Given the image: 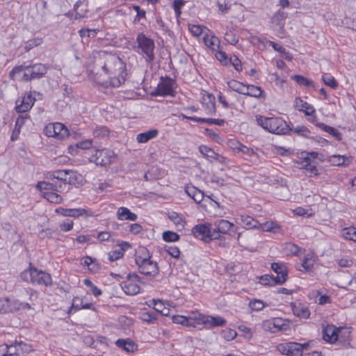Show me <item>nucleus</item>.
Masks as SVG:
<instances>
[{
    "label": "nucleus",
    "mask_w": 356,
    "mask_h": 356,
    "mask_svg": "<svg viewBox=\"0 0 356 356\" xmlns=\"http://www.w3.org/2000/svg\"><path fill=\"white\" fill-rule=\"evenodd\" d=\"M73 175L72 170H67L49 171L45 174V178L49 181H39L36 188L49 202L59 204L63 200L59 193L68 190L69 185L73 181Z\"/></svg>",
    "instance_id": "1"
},
{
    "label": "nucleus",
    "mask_w": 356,
    "mask_h": 356,
    "mask_svg": "<svg viewBox=\"0 0 356 356\" xmlns=\"http://www.w3.org/2000/svg\"><path fill=\"white\" fill-rule=\"evenodd\" d=\"M96 66L99 67L105 73L108 75V81L97 82L106 87L108 86L118 88L125 81L127 75L125 65L122 60L116 55L108 53H103L102 57L95 61Z\"/></svg>",
    "instance_id": "2"
},
{
    "label": "nucleus",
    "mask_w": 356,
    "mask_h": 356,
    "mask_svg": "<svg viewBox=\"0 0 356 356\" xmlns=\"http://www.w3.org/2000/svg\"><path fill=\"white\" fill-rule=\"evenodd\" d=\"M24 72L22 80L24 81H30L33 79H38L44 76L47 72V67L42 63H35L31 65H18L15 66L10 72V77L15 79L17 74Z\"/></svg>",
    "instance_id": "3"
},
{
    "label": "nucleus",
    "mask_w": 356,
    "mask_h": 356,
    "mask_svg": "<svg viewBox=\"0 0 356 356\" xmlns=\"http://www.w3.org/2000/svg\"><path fill=\"white\" fill-rule=\"evenodd\" d=\"M257 124L265 130L275 134H286L290 131L289 126L280 118L256 117Z\"/></svg>",
    "instance_id": "4"
},
{
    "label": "nucleus",
    "mask_w": 356,
    "mask_h": 356,
    "mask_svg": "<svg viewBox=\"0 0 356 356\" xmlns=\"http://www.w3.org/2000/svg\"><path fill=\"white\" fill-rule=\"evenodd\" d=\"M20 277L23 280L33 284L48 286L52 284L51 277L49 273L33 267L24 270Z\"/></svg>",
    "instance_id": "5"
},
{
    "label": "nucleus",
    "mask_w": 356,
    "mask_h": 356,
    "mask_svg": "<svg viewBox=\"0 0 356 356\" xmlns=\"http://www.w3.org/2000/svg\"><path fill=\"white\" fill-rule=\"evenodd\" d=\"M136 42L138 49V52L145 56L146 62H153L155 59L154 40L146 36L144 33L140 32L138 33Z\"/></svg>",
    "instance_id": "6"
},
{
    "label": "nucleus",
    "mask_w": 356,
    "mask_h": 356,
    "mask_svg": "<svg viewBox=\"0 0 356 356\" xmlns=\"http://www.w3.org/2000/svg\"><path fill=\"white\" fill-rule=\"evenodd\" d=\"M308 346L309 344L307 343L289 342L278 344L277 350L281 354L288 356H302L303 350H307Z\"/></svg>",
    "instance_id": "7"
},
{
    "label": "nucleus",
    "mask_w": 356,
    "mask_h": 356,
    "mask_svg": "<svg viewBox=\"0 0 356 356\" xmlns=\"http://www.w3.org/2000/svg\"><path fill=\"white\" fill-rule=\"evenodd\" d=\"M211 224H198L192 229V233L195 238H200L205 242L219 238L218 234L213 232Z\"/></svg>",
    "instance_id": "8"
},
{
    "label": "nucleus",
    "mask_w": 356,
    "mask_h": 356,
    "mask_svg": "<svg viewBox=\"0 0 356 356\" xmlns=\"http://www.w3.org/2000/svg\"><path fill=\"white\" fill-rule=\"evenodd\" d=\"M176 88V82L170 77H161V81L158 84L155 91L152 93L154 96H173L174 90Z\"/></svg>",
    "instance_id": "9"
},
{
    "label": "nucleus",
    "mask_w": 356,
    "mask_h": 356,
    "mask_svg": "<svg viewBox=\"0 0 356 356\" xmlns=\"http://www.w3.org/2000/svg\"><path fill=\"white\" fill-rule=\"evenodd\" d=\"M114 159L115 154L113 151L106 148L97 149L90 157L91 161L102 166L109 165L113 161Z\"/></svg>",
    "instance_id": "10"
},
{
    "label": "nucleus",
    "mask_w": 356,
    "mask_h": 356,
    "mask_svg": "<svg viewBox=\"0 0 356 356\" xmlns=\"http://www.w3.org/2000/svg\"><path fill=\"white\" fill-rule=\"evenodd\" d=\"M138 282H140V277L136 274H129L127 280L122 284V289L127 295H136L140 292V286Z\"/></svg>",
    "instance_id": "11"
},
{
    "label": "nucleus",
    "mask_w": 356,
    "mask_h": 356,
    "mask_svg": "<svg viewBox=\"0 0 356 356\" xmlns=\"http://www.w3.org/2000/svg\"><path fill=\"white\" fill-rule=\"evenodd\" d=\"M44 132L48 137H58L60 139L69 136L68 129L60 122L47 124L44 128Z\"/></svg>",
    "instance_id": "12"
},
{
    "label": "nucleus",
    "mask_w": 356,
    "mask_h": 356,
    "mask_svg": "<svg viewBox=\"0 0 356 356\" xmlns=\"http://www.w3.org/2000/svg\"><path fill=\"white\" fill-rule=\"evenodd\" d=\"M288 324L282 318H275L263 321L262 328L264 330L275 333L279 331L286 330Z\"/></svg>",
    "instance_id": "13"
},
{
    "label": "nucleus",
    "mask_w": 356,
    "mask_h": 356,
    "mask_svg": "<svg viewBox=\"0 0 356 356\" xmlns=\"http://www.w3.org/2000/svg\"><path fill=\"white\" fill-rule=\"evenodd\" d=\"M140 273L150 277H156L159 274V267L156 262L152 260L144 261L139 260V264L137 265Z\"/></svg>",
    "instance_id": "14"
},
{
    "label": "nucleus",
    "mask_w": 356,
    "mask_h": 356,
    "mask_svg": "<svg viewBox=\"0 0 356 356\" xmlns=\"http://www.w3.org/2000/svg\"><path fill=\"white\" fill-rule=\"evenodd\" d=\"M35 101L33 92H30L25 95L22 100L16 102L15 110L17 113H26L33 107Z\"/></svg>",
    "instance_id": "15"
},
{
    "label": "nucleus",
    "mask_w": 356,
    "mask_h": 356,
    "mask_svg": "<svg viewBox=\"0 0 356 356\" xmlns=\"http://www.w3.org/2000/svg\"><path fill=\"white\" fill-rule=\"evenodd\" d=\"M56 212L60 213L63 216L79 218L80 216H93L94 213L91 210L86 209H63L60 208L56 209Z\"/></svg>",
    "instance_id": "16"
},
{
    "label": "nucleus",
    "mask_w": 356,
    "mask_h": 356,
    "mask_svg": "<svg viewBox=\"0 0 356 356\" xmlns=\"http://www.w3.org/2000/svg\"><path fill=\"white\" fill-rule=\"evenodd\" d=\"M271 268L277 274V276L274 277L275 279V283L277 284H282L287 280L288 270L283 264L276 262L272 263Z\"/></svg>",
    "instance_id": "17"
},
{
    "label": "nucleus",
    "mask_w": 356,
    "mask_h": 356,
    "mask_svg": "<svg viewBox=\"0 0 356 356\" xmlns=\"http://www.w3.org/2000/svg\"><path fill=\"white\" fill-rule=\"evenodd\" d=\"M213 226L214 227L213 228V232H216V234H218L220 238L221 234H228L229 230L232 227H234V225L229 221L222 219L216 220L213 223Z\"/></svg>",
    "instance_id": "18"
},
{
    "label": "nucleus",
    "mask_w": 356,
    "mask_h": 356,
    "mask_svg": "<svg viewBox=\"0 0 356 356\" xmlns=\"http://www.w3.org/2000/svg\"><path fill=\"white\" fill-rule=\"evenodd\" d=\"M202 106L208 115H213L216 113L215 97L211 94H206L202 96Z\"/></svg>",
    "instance_id": "19"
},
{
    "label": "nucleus",
    "mask_w": 356,
    "mask_h": 356,
    "mask_svg": "<svg viewBox=\"0 0 356 356\" xmlns=\"http://www.w3.org/2000/svg\"><path fill=\"white\" fill-rule=\"evenodd\" d=\"M294 106L297 110L303 112L306 115H312L316 111L312 105L303 101L300 97L295 99Z\"/></svg>",
    "instance_id": "20"
},
{
    "label": "nucleus",
    "mask_w": 356,
    "mask_h": 356,
    "mask_svg": "<svg viewBox=\"0 0 356 356\" xmlns=\"http://www.w3.org/2000/svg\"><path fill=\"white\" fill-rule=\"evenodd\" d=\"M291 306L295 316L304 319L309 318L310 311L307 307L301 303H291Z\"/></svg>",
    "instance_id": "21"
},
{
    "label": "nucleus",
    "mask_w": 356,
    "mask_h": 356,
    "mask_svg": "<svg viewBox=\"0 0 356 356\" xmlns=\"http://www.w3.org/2000/svg\"><path fill=\"white\" fill-rule=\"evenodd\" d=\"M184 191L196 203H200L203 200V193L193 186H186L184 188Z\"/></svg>",
    "instance_id": "22"
},
{
    "label": "nucleus",
    "mask_w": 356,
    "mask_h": 356,
    "mask_svg": "<svg viewBox=\"0 0 356 356\" xmlns=\"http://www.w3.org/2000/svg\"><path fill=\"white\" fill-rule=\"evenodd\" d=\"M115 344L118 347L127 353H134L138 348L137 344L129 339H118L116 341Z\"/></svg>",
    "instance_id": "23"
},
{
    "label": "nucleus",
    "mask_w": 356,
    "mask_h": 356,
    "mask_svg": "<svg viewBox=\"0 0 356 356\" xmlns=\"http://www.w3.org/2000/svg\"><path fill=\"white\" fill-rule=\"evenodd\" d=\"M116 216L120 220L135 221L138 218L136 213H132L128 208L124 207H120L118 209Z\"/></svg>",
    "instance_id": "24"
},
{
    "label": "nucleus",
    "mask_w": 356,
    "mask_h": 356,
    "mask_svg": "<svg viewBox=\"0 0 356 356\" xmlns=\"http://www.w3.org/2000/svg\"><path fill=\"white\" fill-rule=\"evenodd\" d=\"M158 129H149L147 131L138 134L136 136V140L139 143H145L149 140L155 138L158 136Z\"/></svg>",
    "instance_id": "25"
},
{
    "label": "nucleus",
    "mask_w": 356,
    "mask_h": 356,
    "mask_svg": "<svg viewBox=\"0 0 356 356\" xmlns=\"http://www.w3.org/2000/svg\"><path fill=\"white\" fill-rule=\"evenodd\" d=\"M246 92L243 94L244 95L252 97L254 98H265L264 91L259 86H256L254 85H246Z\"/></svg>",
    "instance_id": "26"
},
{
    "label": "nucleus",
    "mask_w": 356,
    "mask_h": 356,
    "mask_svg": "<svg viewBox=\"0 0 356 356\" xmlns=\"http://www.w3.org/2000/svg\"><path fill=\"white\" fill-rule=\"evenodd\" d=\"M168 217L174 223L178 230L184 228L186 221L182 215L175 211H171L168 213Z\"/></svg>",
    "instance_id": "27"
},
{
    "label": "nucleus",
    "mask_w": 356,
    "mask_h": 356,
    "mask_svg": "<svg viewBox=\"0 0 356 356\" xmlns=\"http://www.w3.org/2000/svg\"><path fill=\"white\" fill-rule=\"evenodd\" d=\"M323 339L330 343L337 341L338 335L337 328L334 326H327L323 330Z\"/></svg>",
    "instance_id": "28"
},
{
    "label": "nucleus",
    "mask_w": 356,
    "mask_h": 356,
    "mask_svg": "<svg viewBox=\"0 0 356 356\" xmlns=\"http://www.w3.org/2000/svg\"><path fill=\"white\" fill-rule=\"evenodd\" d=\"M288 16V13L282 10H278L272 16L270 21L271 23L276 26L282 27L284 24V21Z\"/></svg>",
    "instance_id": "29"
},
{
    "label": "nucleus",
    "mask_w": 356,
    "mask_h": 356,
    "mask_svg": "<svg viewBox=\"0 0 356 356\" xmlns=\"http://www.w3.org/2000/svg\"><path fill=\"white\" fill-rule=\"evenodd\" d=\"M263 232H269L274 234L281 232V227L275 222L266 221L264 223H259V228Z\"/></svg>",
    "instance_id": "30"
},
{
    "label": "nucleus",
    "mask_w": 356,
    "mask_h": 356,
    "mask_svg": "<svg viewBox=\"0 0 356 356\" xmlns=\"http://www.w3.org/2000/svg\"><path fill=\"white\" fill-rule=\"evenodd\" d=\"M328 161L336 166L348 165L350 163V158L341 155H332L329 157Z\"/></svg>",
    "instance_id": "31"
},
{
    "label": "nucleus",
    "mask_w": 356,
    "mask_h": 356,
    "mask_svg": "<svg viewBox=\"0 0 356 356\" xmlns=\"http://www.w3.org/2000/svg\"><path fill=\"white\" fill-rule=\"evenodd\" d=\"M87 5L84 1H78L74 6V10L75 12L74 19H82L87 17Z\"/></svg>",
    "instance_id": "32"
},
{
    "label": "nucleus",
    "mask_w": 356,
    "mask_h": 356,
    "mask_svg": "<svg viewBox=\"0 0 356 356\" xmlns=\"http://www.w3.org/2000/svg\"><path fill=\"white\" fill-rule=\"evenodd\" d=\"M8 307L10 309V312L19 309H31V304L29 302H22L17 300H10L8 298Z\"/></svg>",
    "instance_id": "33"
},
{
    "label": "nucleus",
    "mask_w": 356,
    "mask_h": 356,
    "mask_svg": "<svg viewBox=\"0 0 356 356\" xmlns=\"http://www.w3.org/2000/svg\"><path fill=\"white\" fill-rule=\"evenodd\" d=\"M228 87L232 89V90L243 95L245 94V91L247 90L245 88L246 85L243 84V83L238 81L236 80L232 79L231 81H229L227 82Z\"/></svg>",
    "instance_id": "34"
},
{
    "label": "nucleus",
    "mask_w": 356,
    "mask_h": 356,
    "mask_svg": "<svg viewBox=\"0 0 356 356\" xmlns=\"http://www.w3.org/2000/svg\"><path fill=\"white\" fill-rule=\"evenodd\" d=\"M241 222L248 229H258L259 222L254 219L252 217L245 215H241L240 216Z\"/></svg>",
    "instance_id": "35"
},
{
    "label": "nucleus",
    "mask_w": 356,
    "mask_h": 356,
    "mask_svg": "<svg viewBox=\"0 0 356 356\" xmlns=\"http://www.w3.org/2000/svg\"><path fill=\"white\" fill-rule=\"evenodd\" d=\"M204 321L205 324H208L211 327L224 326L226 324V321L220 316H207Z\"/></svg>",
    "instance_id": "36"
},
{
    "label": "nucleus",
    "mask_w": 356,
    "mask_h": 356,
    "mask_svg": "<svg viewBox=\"0 0 356 356\" xmlns=\"http://www.w3.org/2000/svg\"><path fill=\"white\" fill-rule=\"evenodd\" d=\"M151 256L148 250L145 247H140L136 252V264H139V260H143L144 261H150Z\"/></svg>",
    "instance_id": "37"
},
{
    "label": "nucleus",
    "mask_w": 356,
    "mask_h": 356,
    "mask_svg": "<svg viewBox=\"0 0 356 356\" xmlns=\"http://www.w3.org/2000/svg\"><path fill=\"white\" fill-rule=\"evenodd\" d=\"M79 310L81 309H94L92 303H83V300L78 297H75L72 300V305L71 309Z\"/></svg>",
    "instance_id": "38"
},
{
    "label": "nucleus",
    "mask_w": 356,
    "mask_h": 356,
    "mask_svg": "<svg viewBox=\"0 0 356 356\" xmlns=\"http://www.w3.org/2000/svg\"><path fill=\"white\" fill-rule=\"evenodd\" d=\"M190 120L194 122L200 123H207L209 124H217L218 126H222L225 123V120L222 119H212V118H190Z\"/></svg>",
    "instance_id": "39"
},
{
    "label": "nucleus",
    "mask_w": 356,
    "mask_h": 356,
    "mask_svg": "<svg viewBox=\"0 0 356 356\" xmlns=\"http://www.w3.org/2000/svg\"><path fill=\"white\" fill-rule=\"evenodd\" d=\"M172 321L174 323L180 324L186 327H192L191 318L188 316L181 315H174L172 316Z\"/></svg>",
    "instance_id": "40"
},
{
    "label": "nucleus",
    "mask_w": 356,
    "mask_h": 356,
    "mask_svg": "<svg viewBox=\"0 0 356 356\" xmlns=\"http://www.w3.org/2000/svg\"><path fill=\"white\" fill-rule=\"evenodd\" d=\"M321 80L327 86L332 89H336L339 86L334 77L329 74H323Z\"/></svg>",
    "instance_id": "41"
},
{
    "label": "nucleus",
    "mask_w": 356,
    "mask_h": 356,
    "mask_svg": "<svg viewBox=\"0 0 356 356\" xmlns=\"http://www.w3.org/2000/svg\"><path fill=\"white\" fill-rule=\"evenodd\" d=\"M292 79L300 86L314 88V82L302 75H294Z\"/></svg>",
    "instance_id": "42"
},
{
    "label": "nucleus",
    "mask_w": 356,
    "mask_h": 356,
    "mask_svg": "<svg viewBox=\"0 0 356 356\" xmlns=\"http://www.w3.org/2000/svg\"><path fill=\"white\" fill-rule=\"evenodd\" d=\"M205 45L211 49H214L215 47H218L220 41L219 39L215 36L205 35L203 38Z\"/></svg>",
    "instance_id": "43"
},
{
    "label": "nucleus",
    "mask_w": 356,
    "mask_h": 356,
    "mask_svg": "<svg viewBox=\"0 0 356 356\" xmlns=\"http://www.w3.org/2000/svg\"><path fill=\"white\" fill-rule=\"evenodd\" d=\"M356 232V227H349L343 229L341 232V235L346 240L354 241L355 234Z\"/></svg>",
    "instance_id": "44"
},
{
    "label": "nucleus",
    "mask_w": 356,
    "mask_h": 356,
    "mask_svg": "<svg viewBox=\"0 0 356 356\" xmlns=\"http://www.w3.org/2000/svg\"><path fill=\"white\" fill-rule=\"evenodd\" d=\"M199 151L205 157L207 158V159L210 160V161H212V159L213 158V156H216V153L215 151L206 146V145H200L199 147Z\"/></svg>",
    "instance_id": "45"
},
{
    "label": "nucleus",
    "mask_w": 356,
    "mask_h": 356,
    "mask_svg": "<svg viewBox=\"0 0 356 356\" xmlns=\"http://www.w3.org/2000/svg\"><path fill=\"white\" fill-rule=\"evenodd\" d=\"M314 262V257L312 254H307L302 260V266L305 270L309 271L313 268Z\"/></svg>",
    "instance_id": "46"
},
{
    "label": "nucleus",
    "mask_w": 356,
    "mask_h": 356,
    "mask_svg": "<svg viewBox=\"0 0 356 356\" xmlns=\"http://www.w3.org/2000/svg\"><path fill=\"white\" fill-rule=\"evenodd\" d=\"M319 127H321L323 131H326L327 133L330 134V135L335 137L337 140H341V133L339 132L335 128L326 125L325 124H319Z\"/></svg>",
    "instance_id": "47"
},
{
    "label": "nucleus",
    "mask_w": 356,
    "mask_h": 356,
    "mask_svg": "<svg viewBox=\"0 0 356 356\" xmlns=\"http://www.w3.org/2000/svg\"><path fill=\"white\" fill-rule=\"evenodd\" d=\"M290 130L293 131L296 134L303 136L305 138L310 137L311 131L307 127L304 125L297 126L293 129H290Z\"/></svg>",
    "instance_id": "48"
},
{
    "label": "nucleus",
    "mask_w": 356,
    "mask_h": 356,
    "mask_svg": "<svg viewBox=\"0 0 356 356\" xmlns=\"http://www.w3.org/2000/svg\"><path fill=\"white\" fill-rule=\"evenodd\" d=\"M29 118H30V115L29 114H25V115H19L17 118L16 122H15V131L17 132L18 134H19L21 128L25 124L26 120H28Z\"/></svg>",
    "instance_id": "49"
},
{
    "label": "nucleus",
    "mask_w": 356,
    "mask_h": 356,
    "mask_svg": "<svg viewBox=\"0 0 356 356\" xmlns=\"http://www.w3.org/2000/svg\"><path fill=\"white\" fill-rule=\"evenodd\" d=\"M109 130L105 126H97L93 130V135L95 137L104 138L108 136Z\"/></svg>",
    "instance_id": "50"
},
{
    "label": "nucleus",
    "mask_w": 356,
    "mask_h": 356,
    "mask_svg": "<svg viewBox=\"0 0 356 356\" xmlns=\"http://www.w3.org/2000/svg\"><path fill=\"white\" fill-rule=\"evenodd\" d=\"M163 239L166 242H175L179 241V236L172 231H165L162 235Z\"/></svg>",
    "instance_id": "51"
},
{
    "label": "nucleus",
    "mask_w": 356,
    "mask_h": 356,
    "mask_svg": "<svg viewBox=\"0 0 356 356\" xmlns=\"http://www.w3.org/2000/svg\"><path fill=\"white\" fill-rule=\"evenodd\" d=\"M305 164L303 168L316 176L318 175V170L314 164L309 161V158L305 157L304 161Z\"/></svg>",
    "instance_id": "52"
},
{
    "label": "nucleus",
    "mask_w": 356,
    "mask_h": 356,
    "mask_svg": "<svg viewBox=\"0 0 356 356\" xmlns=\"http://www.w3.org/2000/svg\"><path fill=\"white\" fill-rule=\"evenodd\" d=\"M206 29V27L200 25L196 24H189L188 30L191 33V34L195 37H198L201 34H202L203 31Z\"/></svg>",
    "instance_id": "53"
},
{
    "label": "nucleus",
    "mask_w": 356,
    "mask_h": 356,
    "mask_svg": "<svg viewBox=\"0 0 356 356\" xmlns=\"http://www.w3.org/2000/svg\"><path fill=\"white\" fill-rule=\"evenodd\" d=\"M207 316H203L200 313H193L191 316H188V318H191L193 326L195 327V324H200L201 323H205V319Z\"/></svg>",
    "instance_id": "54"
},
{
    "label": "nucleus",
    "mask_w": 356,
    "mask_h": 356,
    "mask_svg": "<svg viewBox=\"0 0 356 356\" xmlns=\"http://www.w3.org/2000/svg\"><path fill=\"white\" fill-rule=\"evenodd\" d=\"M259 282L263 285H275L277 284L275 283V279L273 275H264L259 277Z\"/></svg>",
    "instance_id": "55"
},
{
    "label": "nucleus",
    "mask_w": 356,
    "mask_h": 356,
    "mask_svg": "<svg viewBox=\"0 0 356 356\" xmlns=\"http://www.w3.org/2000/svg\"><path fill=\"white\" fill-rule=\"evenodd\" d=\"M42 43L41 38H33L25 42L24 49L26 51H30L33 47L40 45Z\"/></svg>",
    "instance_id": "56"
},
{
    "label": "nucleus",
    "mask_w": 356,
    "mask_h": 356,
    "mask_svg": "<svg viewBox=\"0 0 356 356\" xmlns=\"http://www.w3.org/2000/svg\"><path fill=\"white\" fill-rule=\"evenodd\" d=\"M250 41L254 45H257L259 48L261 47L260 44L265 47L269 42V40L265 38H260L255 35L250 37Z\"/></svg>",
    "instance_id": "57"
},
{
    "label": "nucleus",
    "mask_w": 356,
    "mask_h": 356,
    "mask_svg": "<svg viewBox=\"0 0 356 356\" xmlns=\"http://www.w3.org/2000/svg\"><path fill=\"white\" fill-rule=\"evenodd\" d=\"M141 318L143 321L152 323L154 322L157 318L154 312H148L143 313Z\"/></svg>",
    "instance_id": "58"
},
{
    "label": "nucleus",
    "mask_w": 356,
    "mask_h": 356,
    "mask_svg": "<svg viewBox=\"0 0 356 356\" xmlns=\"http://www.w3.org/2000/svg\"><path fill=\"white\" fill-rule=\"evenodd\" d=\"M98 30L97 29H81L79 33V35L81 38L88 37V38H94L96 36Z\"/></svg>",
    "instance_id": "59"
},
{
    "label": "nucleus",
    "mask_w": 356,
    "mask_h": 356,
    "mask_svg": "<svg viewBox=\"0 0 356 356\" xmlns=\"http://www.w3.org/2000/svg\"><path fill=\"white\" fill-rule=\"evenodd\" d=\"M250 307L254 311H260L264 307V303L260 300H254L250 302Z\"/></svg>",
    "instance_id": "60"
},
{
    "label": "nucleus",
    "mask_w": 356,
    "mask_h": 356,
    "mask_svg": "<svg viewBox=\"0 0 356 356\" xmlns=\"http://www.w3.org/2000/svg\"><path fill=\"white\" fill-rule=\"evenodd\" d=\"M133 8L137 13L134 22H139L141 19L146 18V12L144 10H141L138 6H133Z\"/></svg>",
    "instance_id": "61"
},
{
    "label": "nucleus",
    "mask_w": 356,
    "mask_h": 356,
    "mask_svg": "<svg viewBox=\"0 0 356 356\" xmlns=\"http://www.w3.org/2000/svg\"><path fill=\"white\" fill-rule=\"evenodd\" d=\"M124 256L122 250H113L108 253V259L111 261H116Z\"/></svg>",
    "instance_id": "62"
},
{
    "label": "nucleus",
    "mask_w": 356,
    "mask_h": 356,
    "mask_svg": "<svg viewBox=\"0 0 356 356\" xmlns=\"http://www.w3.org/2000/svg\"><path fill=\"white\" fill-rule=\"evenodd\" d=\"M225 39L231 44H236L238 40L237 36L232 31H228L225 33Z\"/></svg>",
    "instance_id": "63"
},
{
    "label": "nucleus",
    "mask_w": 356,
    "mask_h": 356,
    "mask_svg": "<svg viewBox=\"0 0 356 356\" xmlns=\"http://www.w3.org/2000/svg\"><path fill=\"white\" fill-rule=\"evenodd\" d=\"M74 222L72 220L67 219L60 224V229L63 232H68L73 228Z\"/></svg>",
    "instance_id": "64"
}]
</instances>
